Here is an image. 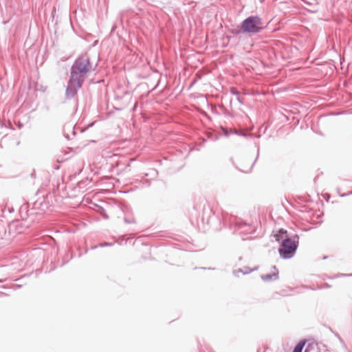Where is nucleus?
<instances>
[{
	"instance_id": "aec40b11",
	"label": "nucleus",
	"mask_w": 352,
	"mask_h": 352,
	"mask_svg": "<svg viewBox=\"0 0 352 352\" xmlns=\"http://www.w3.org/2000/svg\"><path fill=\"white\" fill-rule=\"evenodd\" d=\"M137 106H138V102H135V105H134V107H133V109H132V111H135V109H136V107H137Z\"/></svg>"
},
{
	"instance_id": "6e6552de",
	"label": "nucleus",
	"mask_w": 352,
	"mask_h": 352,
	"mask_svg": "<svg viewBox=\"0 0 352 352\" xmlns=\"http://www.w3.org/2000/svg\"><path fill=\"white\" fill-rule=\"evenodd\" d=\"M278 278V272H274L272 274H267L261 276V279L264 281H272Z\"/></svg>"
},
{
	"instance_id": "2eb2a0df",
	"label": "nucleus",
	"mask_w": 352,
	"mask_h": 352,
	"mask_svg": "<svg viewBox=\"0 0 352 352\" xmlns=\"http://www.w3.org/2000/svg\"><path fill=\"white\" fill-rule=\"evenodd\" d=\"M102 211L100 212L102 217L105 219H109V216L104 212V210L101 208Z\"/></svg>"
},
{
	"instance_id": "ddd939ff",
	"label": "nucleus",
	"mask_w": 352,
	"mask_h": 352,
	"mask_svg": "<svg viewBox=\"0 0 352 352\" xmlns=\"http://www.w3.org/2000/svg\"><path fill=\"white\" fill-rule=\"evenodd\" d=\"M124 221L126 223H135V220L133 217H125L124 218Z\"/></svg>"
},
{
	"instance_id": "6ab92c4d",
	"label": "nucleus",
	"mask_w": 352,
	"mask_h": 352,
	"mask_svg": "<svg viewBox=\"0 0 352 352\" xmlns=\"http://www.w3.org/2000/svg\"><path fill=\"white\" fill-rule=\"evenodd\" d=\"M340 276H352V274H342Z\"/></svg>"
},
{
	"instance_id": "20e7f679",
	"label": "nucleus",
	"mask_w": 352,
	"mask_h": 352,
	"mask_svg": "<svg viewBox=\"0 0 352 352\" xmlns=\"http://www.w3.org/2000/svg\"><path fill=\"white\" fill-rule=\"evenodd\" d=\"M229 226L234 234H249L255 232L254 228L250 223L235 217L230 218Z\"/></svg>"
},
{
	"instance_id": "f8f14e48",
	"label": "nucleus",
	"mask_w": 352,
	"mask_h": 352,
	"mask_svg": "<svg viewBox=\"0 0 352 352\" xmlns=\"http://www.w3.org/2000/svg\"><path fill=\"white\" fill-rule=\"evenodd\" d=\"M113 245V243H109V242H104V243H99L98 245H94V246H91V249L92 250H94L96 248H97L98 247H101V248H103V247H108V246H111Z\"/></svg>"
},
{
	"instance_id": "f257e3e1",
	"label": "nucleus",
	"mask_w": 352,
	"mask_h": 352,
	"mask_svg": "<svg viewBox=\"0 0 352 352\" xmlns=\"http://www.w3.org/2000/svg\"><path fill=\"white\" fill-rule=\"evenodd\" d=\"M274 236L280 243L278 248L280 257L283 259L292 258L299 245V236L298 234L289 236L287 230L280 229Z\"/></svg>"
},
{
	"instance_id": "1a4fd4ad",
	"label": "nucleus",
	"mask_w": 352,
	"mask_h": 352,
	"mask_svg": "<svg viewBox=\"0 0 352 352\" xmlns=\"http://www.w3.org/2000/svg\"><path fill=\"white\" fill-rule=\"evenodd\" d=\"M306 344L305 340H301L298 342V343L295 346L292 352H302V349Z\"/></svg>"
},
{
	"instance_id": "b1692460",
	"label": "nucleus",
	"mask_w": 352,
	"mask_h": 352,
	"mask_svg": "<svg viewBox=\"0 0 352 352\" xmlns=\"http://www.w3.org/2000/svg\"><path fill=\"white\" fill-rule=\"evenodd\" d=\"M305 352H307V349H305Z\"/></svg>"
},
{
	"instance_id": "dca6fc26",
	"label": "nucleus",
	"mask_w": 352,
	"mask_h": 352,
	"mask_svg": "<svg viewBox=\"0 0 352 352\" xmlns=\"http://www.w3.org/2000/svg\"><path fill=\"white\" fill-rule=\"evenodd\" d=\"M236 100L241 103H243V98H241L239 95L236 96Z\"/></svg>"
},
{
	"instance_id": "423d86ee",
	"label": "nucleus",
	"mask_w": 352,
	"mask_h": 352,
	"mask_svg": "<svg viewBox=\"0 0 352 352\" xmlns=\"http://www.w3.org/2000/svg\"><path fill=\"white\" fill-rule=\"evenodd\" d=\"M221 129L222 133L226 137H228L231 134H236V135H238L240 136H247L248 135L247 133H245V132L240 131V130L234 129H228V128L223 127V126H221Z\"/></svg>"
},
{
	"instance_id": "7ed1b4c3",
	"label": "nucleus",
	"mask_w": 352,
	"mask_h": 352,
	"mask_svg": "<svg viewBox=\"0 0 352 352\" xmlns=\"http://www.w3.org/2000/svg\"><path fill=\"white\" fill-rule=\"evenodd\" d=\"M263 30L262 19L258 16H250L244 19L240 29L232 30L233 34L238 35L241 32L256 34Z\"/></svg>"
},
{
	"instance_id": "39448f33",
	"label": "nucleus",
	"mask_w": 352,
	"mask_h": 352,
	"mask_svg": "<svg viewBox=\"0 0 352 352\" xmlns=\"http://www.w3.org/2000/svg\"><path fill=\"white\" fill-rule=\"evenodd\" d=\"M83 82L81 80L72 79V77L70 76L66 87L65 98L67 100L74 98L77 95L78 91L82 87Z\"/></svg>"
},
{
	"instance_id": "0eeeda50",
	"label": "nucleus",
	"mask_w": 352,
	"mask_h": 352,
	"mask_svg": "<svg viewBox=\"0 0 352 352\" xmlns=\"http://www.w3.org/2000/svg\"><path fill=\"white\" fill-rule=\"evenodd\" d=\"M78 129L80 131V132H83L85 131V129H82L80 127H76L72 124H67L65 125V126H64V135L67 139L70 140L71 138H70L69 135L66 133V130H68V131L72 130V135L74 136L76 133V131Z\"/></svg>"
},
{
	"instance_id": "4be33fe9",
	"label": "nucleus",
	"mask_w": 352,
	"mask_h": 352,
	"mask_svg": "<svg viewBox=\"0 0 352 352\" xmlns=\"http://www.w3.org/2000/svg\"><path fill=\"white\" fill-rule=\"evenodd\" d=\"M273 268H274V270H276V267L275 265H274V266H273Z\"/></svg>"
},
{
	"instance_id": "5701e85b",
	"label": "nucleus",
	"mask_w": 352,
	"mask_h": 352,
	"mask_svg": "<svg viewBox=\"0 0 352 352\" xmlns=\"http://www.w3.org/2000/svg\"><path fill=\"white\" fill-rule=\"evenodd\" d=\"M206 141V140H203L202 144H204Z\"/></svg>"
},
{
	"instance_id": "412c9836",
	"label": "nucleus",
	"mask_w": 352,
	"mask_h": 352,
	"mask_svg": "<svg viewBox=\"0 0 352 352\" xmlns=\"http://www.w3.org/2000/svg\"><path fill=\"white\" fill-rule=\"evenodd\" d=\"M250 239H251V238H250V237H248V238H244V237H243V238H242V240H243V241H245V240Z\"/></svg>"
},
{
	"instance_id": "9b49d317",
	"label": "nucleus",
	"mask_w": 352,
	"mask_h": 352,
	"mask_svg": "<svg viewBox=\"0 0 352 352\" xmlns=\"http://www.w3.org/2000/svg\"><path fill=\"white\" fill-rule=\"evenodd\" d=\"M258 156H259V147L258 146V147H257V154H256V157L255 160L254 161V162L251 164L250 167L248 169H247V170L240 169V170H241V172H243V173H250V172L252 170V168H253V166H254V164L256 163V160H258Z\"/></svg>"
},
{
	"instance_id": "f3484780",
	"label": "nucleus",
	"mask_w": 352,
	"mask_h": 352,
	"mask_svg": "<svg viewBox=\"0 0 352 352\" xmlns=\"http://www.w3.org/2000/svg\"><path fill=\"white\" fill-rule=\"evenodd\" d=\"M19 287H21V285L14 284V285H12V288L14 289H16L19 288Z\"/></svg>"
},
{
	"instance_id": "a211bd4d",
	"label": "nucleus",
	"mask_w": 352,
	"mask_h": 352,
	"mask_svg": "<svg viewBox=\"0 0 352 352\" xmlns=\"http://www.w3.org/2000/svg\"><path fill=\"white\" fill-rule=\"evenodd\" d=\"M352 195V191H350V192H349L347 193H344L341 196L342 197H344V196H347V195Z\"/></svg>"
},
{
	"instance_id": "f03ea898",
	"label": "nucleus",
	"mask_w": 352,
	"mask_h": 352,
	"mask_svg": "<svg viewBox=\"0 0 352 352\" xmlns=\"http://www.w3.org/2000/svg\"><path fill=\"white\" fill-rule=\"evenodd\" d=\"M91 67L89 57L87 54L81 55L76 59L72 65L70 76L72 77V79L76 78L84 82L87 74L91 71Z\"/></svg>"
},
{
	"instance_id": "4468645a",
	"label": "nucleus",
	"mask_w": 352,
	"mask_h": 352,
	"mask_svg": "<svg viewBox=\"0 0 352 352\" xmlns=\"http://www.w3.org/2000/svg\"><path fill=\"white\" fill-rule=\"evenodd\" d=\"M230 91L231 94H232L233 95H235L236 96L240 94L239 91L235 87H231L230 89Z\"/></svg>"
},
{
	"instance_id": "9d476101",
	"label": "nucleus",
	"mask_w": 352,
	"mask_h": 352,
	"mask_svg": "<svg viewBox=\"0 0 352 352\" xmlns=\"http://www.w3.org/2000/svg\"><path fill=\"white\" fill-rule=\"evenodd\" d=\"M252 271H253V270H251L248 267H245L243 268H239L237 270H234L233 272V273L235 276H238V273H239V272H241L243 274H250Z\"/></svg>"
}]
</instances>
